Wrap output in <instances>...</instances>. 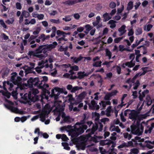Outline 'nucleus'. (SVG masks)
<instances>
[{
	"label": "nucleus",
	"instance_id": "nucleus-1",
	"mask_svg": "<svg viewBox=\"0 0 154 154\" xmlns=\"http://www.w3.org/2000/svg\"><path fill=\"white\" fill-rule=\"evenodd\" d=\"M11 75V81L14 85H17L21 90L25 88V87L33 88V86L37 87L38 88L43 89L45 87V82L44 81H40L38 77L33 78L30 77L27 81V83L21 84L22 78L17 76V73L13 72Z\"/></svg>",
	"mask_w": 154,
	"mask_h": 154
},
{
	"label": "nucleus",
	"instance_id": "nucleus-2",
	"mask_svg": "<svg viewBox=\"0 0 154 154\" xmlns=\"http://www.w3.org/2000/svg\"><path fill=\"white\" fill-rule=\"evenodd\" d=\"M57 45V42L55 41L49 45H41L34 51H29L27 54L30 56H32L33 57L42 59L44 57V55L42 54V53L44 54H46L48 51H51L52 49L55 48Z\"/></svg>",
	"mask_w": 154,
	"mask_h": 154
},
{
	"label": "nucleus",
	"instance_id": "nucleus-3",
	"mask_svg": "<svg viewBox=\"0 0 154 154\" xmlns=\"http://www.w3.org/2000/svg\"><path fill=\"white\" fill-rule=\"evenodd\" d=\"M87 128L88 126L86 125L83 124L81 122L76 123L74 126V132L71 137H77L82 134Z\"/></svg>",
	"mask_w": 154,
	"mask_h": 154
},
{
	"label": "nucleus",
	"instance_id": "nucleus-4",
	"mask_svg": "<svg viewBox=\"0 0 154 154\" xmlns=\"http://www.w3.org/2000/svg\"><path fill=\"white\" fill-rule=\"evenodd\" d=\"M131 133L138 136L141 135L143 131L144 127L142 124L138 122L136 125H132L131 126Z\"/></svg>",
	"mask_w": 154,
	"mask_h": 154
},
{
	"label": "nucleus",
	"instance_id": "nucleus-5",
	"mask_svg": "<svg viewBox=\"0 0 154 154\" xmlns=\"http://www.w3.org/2000/svg\"><path fill=\"white\" fill-rule=\"evenodd\" d=\"M60 93H64L65 94H66L67 92L62 88L56 87L54 89H52L50 96L51 97H54V100H56L58 98L59 96Z\"/></svg>",
	"mask_w": 154,
	"mask_h": 154
},
{
	"label": "nucleus",
	"instance_id": "nucleus-6",
	"mask_svg": "<svg viewBox=\"0 0 154 154\" xmlns=\"http://www.w3.org/2000/svg\"><path fill=\"white\" fill-rule=\"evenodd\" d=\"M39 93L38 90L37 89L33 88L29 92L28 94H25L24 95V99L29 100L31 101H34L35 100L34 97L36 96V95Z\"/></svg>",
	"mask_w": 154,
	"mask_h": 154
},
{
	"label": "nucleus",
	"instance_id": "nucleus-7",
	"mask_svg": "<svg viewBox=\"0 0 154 154\" xmlns=\"http://www.w3.org/2000/svg\"><path fill=\"white\" fill-rule=\"evenodd\" d=\"M130 113L129 114V118L133 120H137L138 116V113L137 111L134 110H131Z\"/></svg>",
	"mask_w": 154,
	"mask_h": 154
},
{
	"label": "nucleus",
	"instance_id": "nucleus-8",
	"mask_svg": "<svg viewBox=\"0 0 154 154\" xmlns=\"http://www.w3.org/2000/svg\"><path fill=\"white\" fill-rule=\"evenodd\" d=\"M89 108L91 110H97L100 108V106L97 104V103L94 100H92L91 102V104H89Z\"/></svg>",
	"mask_w": 154,
	"mask_h": 154
},
{
	"label": "nucleus",
	"instance_id": "nucleus-9",
	"mask_svg": "<svg viewBox=\"0 0 154 154\" xmlns=\"http://www.w3.org/2000/svg\"><path fill=\"white\" fill-rule=\"evenodd\" d=\"M86 94L85 91H83L80 93L78 96L75 101L76 104H78L82 102L83 99L85 98Z\"/></svg>",
	"mask_w": 154,
	"mask_h": 154
},
{
	"label": "nucleus",
	"instance_id": "nucleus-10",
	"mask_svg": "<svg viewBox=\"0 0 154 154\" xmlns=\"http://www.w3.org/2000/svg\"><path fill=\"white\" fill-rule=\"evenodd\" d=\"M98 128V125L96 123L95 125H94L93 124L92 127L91 129H88L86 132H89L88 134L89 135L93 134L96 131Z\"/></svg>",
	"mask_w": 154,
	"mask_h": 154
},
{
	"label": "nucleus",
	"instance_id": "nucleus-11",
	"mask_svg": "<svg viewBox=\"0 0 154 154\" xmlns=\"http://www.w3.org/2000/svg\"><path fill=\"white\" fill-rule=\"evenodd\" d=\"M84 0H68L65 2L64 3L69 5H73L78 3L83 2Z\"/></svg>",
	"mask_w": 154,
	"mask_h": 154
},
{
	"label": "nucleus",
	"instance_id": "nucleus-12",
	"mask_svg": "<svg viewBox=\"0 0 154 154\" xmlns=\"http://www.w3.org/2000/svg\"><path fill=\"white\" fill-rule=\"evenodd\" d=\"M99 149L101 154H113V150L106 151L102 147H100Z\"/></svg>",
	"mask_w": 154,
	"mask_h": 154
},
{
	"label": "nucleus",
	"instance_id": "nucleus-13",
	"mask_svg": "<svg viewBox=\"0 0 154 154\" xmlns=\"http://www.w3.org/2000/svg\"><path fill=\"white\" fill-rule=\"evenodd\" d=\"M24 69L25 70V75H26L28 73H32V69L33 67H28L26 66H25L23 67Z\"/></svg>",
	"mask_w": 154,
	"mask_h": 154
},
{
	"label": "nucleus",
	"instance_id": "nucleus-14",
	"mask_svg": "<svg viewBox=\"0 0 154 154\" xmlns=\"http://www.w3.org/2000/svg\"><path fill=\"white\" fill-rule=\"evenodd\" d=\"M149 92V91L147 89H146L142 92L141 95H139V98L140 101H143V98L145 97L146 94L148 93Z\"/></svg>",
	"mask_w": 154,
	"mask_h": 154
},
{
	"label": "nucleus",
	"instance_id": "nucleus-15",
	"mask_svg": "<svg viewBox=\"0 0 154 154\" xmlns=\"http://www.w3.org/2000/svg\"><path fill=\"white\" fill-rule=\"evenodd\" d=\"M125 27L126 26L125 25H123L119 28L118 31L120 32L119 36L123 35L126 32V30H125Z\"/></svg>",
	"mask_w": 154,
	"mask_h": 154
},
{
	"label": "nucleus",
	"instance_id": "nucleus-16",
	"mask_svg": "<svg viewBox=\"0 0 154 154\" xmlns=\"http://www.w3.org/2000/svg\"><path fill=\"white\" fill-rule=\"evenodd\" d=\"M103 17L104 18L103 21L106 22L111 19V17H110L109 14L107 12H106L103 15Z\"/></svg>",
	"mask_w": 154,
	"mask_h": 154
},
{
	"label": "nucleus",
	"instance_id": "nucleus-17",
	"mask_svg": "<svg viewBox=\"0 0 154 154\" xmlns=\"http://www.w3.org/2000/svg\"><path fill=\"white\" fill-rule=\"evenodd\" d=\"M154 128V122H152L151 125V127H149L148 129H146L144 131V133L145 134L149 133L150 134L151 133V131Z\"/></svg>",
	"mask_w": 154,
	"mask_h": 154
},
{
	"label": "nucleus",
	"instance_id": "nucleus-18",
	"mask_svg": "<svg viewBox=\"0 0 154 154\" xmlns=\"http://www.w3.org/2000/svg\"><path fill=\"white\" fill-rule=\"evenodd\" d=\"M83 58V57L80 56L78 57H72L71 59L73 60V61L74 63H77L79 61H81Z\"/></svg>",
	"mask_w": 154,
	"mask_h": 154
},
{
	"label": "nucleus",
	"instance_id": "nucleus-19",
	"mask_svg": "<svg viewBox=\"0 0 154 154\" xmlns=\"http://www.w3.org/2000/svg\"><path fill=\"white\" fill-rule=\"evenodd\" d=\"M125 65L126 66H127L128 67L131 68L133 67L135 65V63L133 62L132 60H131L130 62H126Z\"/></svg>",
	"mask_w": 154,
	"mask_h": 154
},
{
	"label": "nucleus",
	"instance_id": "nucleus-20",
	"mask_svg": "<svg viewBox=\"0 0 154 154\" xmlns=\"http://www.w3.org/2000/svg\"><path fill=\"white\" fill-rule=\"evenodd\" d=\"M133 2L132 1H130L127 5V10L129 11L133 8Z\"/></svg>",
	"mask_w": 154,
	"mask_h": 154
},
{
	"label": "nucleus",
	"instance_id": "nucleus-21",
	"mask_svg": "<svg viewBox=\"0 0 154 154\" xmlns=\"http://www.w3.org/2000/svg\"><path fill=\"white\" fill-rule=\"evenodd\" d=\"M110 140H102L100 141V144L101 145L104 146L105 145H108L109 146V142Z\"/></svg>",
	"mask_w": 154,
	"mask_h": 154
},
{
	"label": "nucleus",
	"instance_id": "nucleus-22",
	"mask_svg": "<svg viewBox=\"0 0 154 154\" xmlns=\"http://www.w3.org/2000/svg\"><path fill=\"white\" fill-rule=\"evenodd\" d=\"M66 129H67V131L72 135V133L74 132V127L73 128L71 125H68L66 126Z\"/></svg>",
	"mask_w": 154,
	"mask_h": 154
},
{
	"label": "nucleus",
	"instance_id": "nucleus-23",
	"mask_svg": "<svg viewBox=\"0 0 154 154\" xmlns=\"http://www.w3.org/2000/svg\"><path fill=\"white\" fill-rule=\"evenodd\" d=\"M102 61L101 60L95 62L93 63L92 65L94 67H98L101 66Z\"/></svg>",
	"mask_w": 154,
	"mask_h": 154
},
{
	"label": "nucleus",
	"instance_id": "nucleus-24",
	"mask_svg": "<svg viewBox=\"0 0 154 154\" xmlns=\"http://www.w3.org/2000/svg\"><path fill=\"white\" fill-rule=\"evenodd\" d=\"M62 145L64 147V148L67 150H69L70 149V147L69 146V145L67 143H62Z\"/></svg>",
	"mask_w": 154,
	"mask_h": 154
},
{
	"label": "nucleus",
	"instance_id": "nucleus-25",
	"mask_svg": "<svg viewBox=\"0 0 154 154\" xmlns=\"http://www.w3.org/2000/svg\"><path fill=\"white\" fill-rule=\"evenodd\" d=\"M105 52L106 53V56H108L109 57V59H110L112 57V53L108 48L106 49Z\"/></svg>",
	"mask_w": 154,
	"mask_h": 154
},
{
	"label": "nucleus",
	"instance_id": "nucleus-26",
	"mask_svg": "<svg viewBox=\"0 0 154 154\" xmlns=\"http://www.w3.org/2000/svg\"><path fill=\"white\" fill-rule=\"evenodd\" d=\"M142 32V29L141 28L138 27L136 30L135 34L136 35H140Z\"/></svg>",
	"mask_w": 154,
	"mask_h": 154
},
{
	"label": "nucleus",
	"instance_id": "nucleus-27",
	"mask_svg": "<svg viewBox=\"0 0 154 154\" xmlns=\"http://www.w3.org/2000/svg\"><path fill=\"white\" fill-rule=\"evenodd\" d=\"M109 146L111 144H112V145L111 146V147H112V149H111L110 150H113V153H114L113 152L114 148V147H115L116 144L114 142H113L111 140H109Z\"/></svg>",
	"mask_w": 154,
	"mask_h": 154
},
{
	"label": "nucleus",
	"instance_id": "nucleus-28",
	"mask_svg": "<svg viewBox=\"0 0 154 154\" xmlns=\"http://www.w3.org/2000/svg\"><path fill=\"white\" fill-rule=\"evenodd\" d=\"M146 100L147 102V105L148 106H150L152 102L150 97H147L146 98Z\"/></svg>",
	"mask_w": 154,
	"mask_h": 154
},
{
	"label": "nucleus",
	"instance_id": "nucleus-29",
	"mask_svg": "<svg viewBox=\"0 0 154 154\" xmlns=\"http://www.w3.org/2000/svg\"><path fill=\"white\" fill-rule=\"evenodd\" d=\"M50 21L52 23H55L56 24H59L61 23V22H60L59 19H58L57 20L51 19L50 20Z\"/></svg>",
	"mask_w": 154,
	"mask_h": 154
},
{
	"label": "nucleus",
	"instance_id": "nucleus-30",
	"mask_svg": "<svg viewBox=\"0 0 154 154\" xmlns=\"http://www.w3.org/2000/svg\"><path fill=\"white\" fill-rule=\"evenodd\" d=\"M41 30V28L40 27H38L36 29V30L34 31L33 34L35 35H38L40 31Z\"/></svg>",
	"mask_w": 154,
	"mask_h": 154
},
{
	"label": "nucleus",
	"instance_id": "nucleus-31",
	"mask_svg": "<svg viewBox=\"0 0 154 154\" xmlns=\"http://www.w3.org/2000/svg\"><path fill=\"white\" fill-rule=\"evenodd\" d=\"M46 114L45 113H42L40 116V120L42 122H44L45 120Z\"/></svg>",
	"mask_w": 154,
	"mask_h": 154
},
{
	"label": "nucleus",
	"instance_id": "nucleus-32",
	"mask_svg": "<svg viewBox=\"0 0 154 154\" xmlns=\"http://www.w3.org/2000/svg\"><path fill=\"white\" fill-rule=\"evenodd\" d=\"M18 93H17V91H13L11 92V95L14 98L16 99L17 98V95Z\"/></svg>",
	"mask_w": 154,
	"mask_h": 154
},
{
	"label": "nucleus",
	"instance_id": "nucleus-33",
	"mask_svg": "<svg viewBox=\"0 0 154 154\" xmlns=\"http://www.w3.org/2000/svg\"><path fill=\"white\" fill-rule=\"evenodd\" d=\"M119 50L121 51H123L124 50H126L129 51H131L132 50H129L128 49H127L126 48H124V46L123 45H120L119 46Z\"/></svg>",
	"mask_w": 154,
	"mask_h": 154
},
{
	"label": "nucleus",
	"instance_id": "nucleus-34",
	"mask_svg": "<svg viewBox=\"0 0 154 154\" xmlns=\"http://www.w3.org/2000/svg\"><path fill=\"white\" fill-rule=\"evenodd\" d=\"M3 95L6 97L8 98L9 99L10 97L11 94L8 91H7L6 92L5 91L4 94H3Z\"/></svg>",
	"mask_w": 154,
	"mask_h": 154
},
{
	"label": "nucleus",
	"instance_id": "nucleus-35",
	"mask_svg": "<svg viewBox=\"0 0 154 154\" xmlns=\"http://www.w3.org/2000/svg\"><path fill=\"white\" fill-rule=\"evenodd\" d=\"M71 118L69 116H67L63 119V121L65 122H71Z\"/></svg>",
	"mask_w": 154,
	"mask_h": 154
},
{
	"label": "nucleus",
	"instance_id": "nucleus-36",
	"mask_svg": "<svg viewBox=\"0 0 154 154\" xmlns=\"http://www.w3.org/2000/svg\"><path fill=\"white\" fill-rule=\"evenodd\" d=\"M22 14H23V16L25 18L28 17L29 16V13L28 12L26 11L25 10L23 11Z\"/></svg>",
	"mask_w": 154,
	"mask_h": 154
},
{
	"label": "nucleus",
	"instance_id": "nucleus-37",
	"mask_svg": "<svg viewBox=\"0 0 154 154\" xmlns=\"http://www.w3.org/2000/svg\"><path fill=\"white\" fill-rule=\"evenodd\" d=\"M9 70L8 69H5L2 73V77L4 78L5 76H7L8 74Z\"/></svg>",
	"mask_w": 154,
	"mask_h": 154
},
{
	"label": "nucleus",
	"instance_id": "nucleus-38",
	"mask_svg": "<svg viewBox=\"0 0 154 154\" xmlns=\"http://www.w3.org/2000/svg\"><path fill=\"white\" fill-rule=\"evenodd\" d=\"M118 91L117 90H114V91H111V92L109 93L111 97L112 96H115L116 95L117 93H118Z\"/></svg>",
	"mask_w": 154,
	"mask_h": 154
},
{
	"label": "nucleus",
	"instance_id": "nucleus-39",
	"mask_svg": "<svg viewBox=\"0 0 154 154\" xmlns=\"http://www.w3.org/2000/svg\"><path fill=\"white\" fill-rule=\"evenodd\" d=\"M78 78L80 79H82L84 78V75L83 72H79L78 73Z\"/></svg>",
	"mask_w": 154,
	"mask_h": 154
},
{
	"label": "nucleus",
	"instance_id": "nucleus-40",
	"mask_svg": "<svg viewBox=\"0 0 154 154\" xmlns=\"http://www.w3.org/2000/svg\"><path fill=\"white\" fill-rule=\"evenodd\" d=\"M99 23L97 21L93 22L92 23V24L93 26H97L96 27L97 28H98L99 27H100L101 26V25H99Z\"/></svg>",
	"mask_w": 154,
	"mask_h": 154
},
{
	"label": "nucleus",
	"instance_id": "nucleus-41",
	"mask_svg": "<svg viewBox=\"0 0 154 154\" xmlns=\"http://www.w3.org/2000/svg\"><path fill=\"white\" fill-rule=\"evenodd\" d=\"M131 151L133 154H138L139 153V150L136 148H134L131 149Z\"/></svg>",
	"mask_w": 154,
	"mask_h": 154
},
{
	"label": "nucleus",
	"instance_id": "nucleus-42",
	"mask_svg": "<svg viewBox=\"0 0 154 154\" xmlns=\"http://www.w3.org/2000/svg\"><path fill=\"white\" fill-rule=\"evenodd\" d=\"M109 6L111 8H114L116 6V4L113 2H111L109 4Z\"/></svg>",
	"mask_w": 154,
	"mask_h": 154
},
{
	"label": "nucleus",
	"instance_id": "nucleus-43",
	"mask_svg": "<svg viewBox=\"0 0 154 154\" xmlns=\"http://www.w3.org/2000/svg\"><path fill=\"white\" fill-rule=\"evenodd\" d=\"M61 139L64 141H67L69 140V138L65 134H63L62 135Z\"/></svg>",
	"mask_w": 154,
	"mask_h": 154
},
{
	"label": "nucleus",
	"instance_id": "nucleus-44",
	"mask_svg": "<svg viewBox=\"0 0 154 154\" xmlns=\"http://www.w3.org/2000/svg\"><path fill=\"white\" fill-rule=\"evenodd\" d=\"M0 25L2 26H3V27L5 29L7 28V26L5 24L3 20L2 19H1L0 20Z\"/></svg>",
	"mask_w": 154,
	"mask_h": 154
},
{
	"label": "nucleus",
	"instance_id": "nucleus-45",
	"mask_svg": "<svg viewBox=\"0 0 154 154\" xmlns=\"http://www.w3.org/2000/svg\"><path fill=\"white\" fill-rule=\"evenodd\" d=\"M84 27L86 29V30H88L89 31L93 29V27L89 24L85 25L84 26Z\"/></svg>",
	"mask_w": 154,
	"mask_h": 154
},
{
	"label": "nucleus",
	"instance_id": "nucleus-46",
	"mask_svg": "<svg viewBox=\"0 0 154 154\" xmlns=\"http://www.w3.org/2000/svg\"><path fill=\"white\" fill-rule=\"evenodd\" d=\"M41 134L40 136H42L45 139L48 138L49 137V135L46 133H43L41 132Z\"/></svg>",
	"mask_w": 154,
	"mask_h": 154
},
{
	"label": "nucleus",
	"instance_id": "nucleus-47",
	"mask_svg": "<svg viewBox=\"0 0 154 154\" xmlns=\"http://www.w3.org/2000/svg\"><path fill=\"white\" fill-rule=\"evenodd\" d=\"M123 37H120L116 38H115L114 40V42L115 43H119L121 40L123 38Z\"/></svg>",
	"mask_w": 154,
	"mask_h": 154
},
{
	"label": "nucleus",
	"instance_id": "nucleus-48",
	"mask_svg": "<svg viewBox=\"0 0 154 154\" xmlns=\"http://www.w3.org/2000/svg\"><path fill=\"white\" fill-rule=\"evenodd\" d=\"M45 35L44 34H41L38 37V38L40 39H41L42 42H43L45 40Z\"/></svg>",
	"mask_w": 154,
	"mask_h": 154
},
{
	"label": "nucleus",
	"instance_id": "nucleus-49",
	"mask_svg": "<svg viewBox=\"0 0 154 154\" xmlns=\"http://www.w3.org/2000/svg\"><path fill=\"white\" fill-rule=\"evenodd\" d=\"M110 97H110L109 93H108L105 95L104 99L106 100H110Z\"/></svg>",
	"mask_w": 154,
	"mask_h": 154
},
{
	"label": "nucleus",
	"instance_id": "nucleus-50",
	"mask_svg": "<svg viewBox=\"0 0 154 154\" xmlns=\"http://www.w3.org/2000/svg\"><path fill=\"white\" fill-rule=\"evenodd\" d=\"M14 20L13 18H12L11 20L9 19L5 21V22L7 24H12L14 23Z\"/></svg>",
	"mask_w": 154,
	"mask_h": 154
},
{
	"label": "nucleus",
	"instance_id": "nucleus-51",
	"mask_svg": "<svg viewBox=\"0 0 154 154\" xmlns=\"http://www.w3.org/2000/svg\"><path fill=\"white\" fill-rule=\"evenodd\" d=\"M120 116L121 121L122 122H125L126 121V119L125 118L123 115V112H122L120 114Z\"/></svg>",
	"mask_w": 154,
	"mask_h": 154
},
{
	"label": "nucleus",
	"instance_id": "nucleus-52",
	"mask_svg": "<svg viewBox=\"0 0 154 154\" xmlns=\"http://www.w3.org/2000/svg\"><path fill=\"white\" fill-rule=\"evenodd\" d=\"M147 143L146 144L145 146L147 147V148L149 149H152L154 147V146H152L150 144V143Z\"/></svg>",
	"mask_w": 154,
	"mask_h": 154
},
{
	"label": "nucleus",
	"instance_id": "nucleus-53",
	"mask_svg": "<svg viewBox=\"0 0 154 154\" xmlns=\"http://www.w3.org/2000/svg\"><path fill=\"white\" fill-rule=\"evenodd\" d=\"M60 51H64V52L67 51L68 49V47L66 46L65 48H63L62 46H61L60 48Z\"/></svg>",
	"mask_w": 154,
	"mask_h": 154
},
{
	"label": "nucleus",
	"instance_id": "nucleus-54",
	"mask_svg": "<svg viewBox=\"0 0 154 154\" xmlns=\"http://www.w3.org/2000/svg\"><path fill=\"white\" fill-rule=\"evenodd\" d=\"M126 143H122L119 146H118V148L119 149L122 148L124 147H126Z\"/></svg>",
	"mask_w": 154,
	"mask_h": 154
},
{
	"label": "nucleus",
	"instance_id": "nucleus-55",
	"mask_svg": "<svg viewBox=\"0 0 154 154\" xmlns=\"http://www.w3.org/2000/svg\"><path fill=\"white\" fill-rule=\"evenodd\" d=\"M37 35H31L30 36L29 38L28 41L29 42H30L31 40L35 39L37 37Z\"/></svg>",
	"mask_w": 154,
	"mask_h": 154
},
{
	"label": "nucleus",
	"instance_id": "nucleus-56",
	"mask_svg": "<svg viewBox=\"0 0 154 154\" xmlns=\"http://www.w3.org/2000/svg\"><path fill=\"white\" fill-rule=\"evenodd\" d=\"M71 68L73 70L78 71L79 70V67L76 65H74L71 67Z\"/></svg>",
	"mask_w": 154,
	"mask_h": 154
},
{
	"label": "nucleus",
	"instance_id": "nucleus-57",
	"mask_svg": "<svg viewBox=\"0 0 154 154\" xmlns=\"http://www.w3.org/2000/svg\"><path fill=\"white\" fill-rule=\"evenodd\" d=\"M19 109L17 107L13 106L11 111L14 112H19Z\"/></svg>",
	"mask_w": 154,
	"mask_h": 154
},
{
	"label": "nucleus",
	"instance_id": "nucleus-58",
	"mask_svg": "<svg viewBox=\"0 0 154 154\" xmlns=\"http://www.w3.org/2000/svg\"><path fill=\"white\" fill-rule=\"evenodd\" d=\"M16 8L18 10H20L22 8L21 5L19 2H17L16 4Z\"/></svg>",
	"mask_w": 154,
	"mask_h": 154
},
{
	"label": "nucleus",
	"instance_id": "nucleus-59",
	"mask_svg": "<svg viewBox=\"0 0 154 154\" xmlns=\"http://www.w3.org/2000/svg\"><path fill=\"white\" fill-rule=\"evenodd\" d=\"M109 119L108 118H103L101 119L100 120V121L102 122L104 124H105V122H106L108 121H109Z\"/></svg>",
	"mask_w": 154,
	"mask_h": 154
},
{
	"label": "nucleus",
	"instance_id": "nucleus-60",
	"mask_svg": "<svg viewBox=\"0 0 154 154\" xmlns=\"http://www.w3.org/2000/svg\"><path fill=\"white\" fill-rule=\"evenodd\" d=\"M78 86H76L74 87L73 88H72V89L71 91V92L72 93H75L78 90Z\"/></svg>",
	"mask_w": 154,
	"mask_h": 154
},
{
	"label": "nucleus",
	"instance_id": "nucleus-61",
	"mask_svg": "<svg viewBox=\"0 0 154 154\" xmlns=\"http://www.w3.org/2000/svg\"><path fill=\"white\" fill-rule=\"evenodd\" d=\"M134 34V30L132 29H131L129 30V32L128 33V35L131 36L132 35Z\"/></svg>",
	"mask_w": 154,
	"mask_h": 154
},
{
	"label": "nucleus",
	"instance_id": "nucleus-62",
	"mask_svg": "<svg viewBox=\"0 0 154 154\" xmlns=\"http://www.w3.org/2000/svg\"><path fill=\"white\" fill-rule=\"evenodd\" d=\"M44 16L43 14H38V16H37V17L39 20H42L43 19Z\"/></svg>",
	"mask_w": 154,
	"mask_h": 154
},
{
	"label": "nucleus",
	"instance_id": "nucleus-63",
	"mask_svg": "<svg viewBox=\"0 0 154 154\" xmlns=\"http://www.w3.org/2000/svg\"><path fill=\"white\" fill-rule=\"evenodd\" d=\"M112 131H116L117 133H119L120 132L121 130L119 128V127L118 126L115 127L114 128L112 129Z\"/></svg>",
	"mask_w": 154,
	"mask_h": 154
},
{
	"label": "nucleus",
	"instance_id": "nucleus-64",
	"mask_svg": "<svg viewBox=\"0 0 154 154\" xmlns=\"http://www.w3.org/2000/svg\"><path fill=\"white\" fill-rule=\"evenodd\" d=\"M84 27H78L77 29V31L78 32H82L84 30Z\"/></svg>",
	"mask_w": 154,
	"mask_h": 154
}]
</instances>
